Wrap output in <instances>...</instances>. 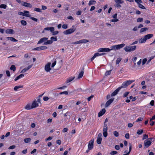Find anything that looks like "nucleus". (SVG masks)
<instances>
[{
	"instance_id": "f257e3e1",
	"label": "nucleus",
	"mask_w": 155,
	"mask_h": 155,
	"mask_svg": "<svg viewBox=\"0 0 155 155\" xmlns=\"http://www.w3.org/2000/svg\"><path fill=\"white\" fill-rule=\"evenodd\" d=\"M108 120L107 118H106L105 120L103 130V135L105 137H106L107 136V130L108 127L106 123L108 121Z\"/></svg>"
},
{
	"instance_id": "f03ea898",
	"label": "nucleus",
	"mask_w": 155,
	"mask_h": 155,
	"mask_svg": "<svg viewBox=\"0 0 155 155\" xmlns=\"http://www.w3.org/2000/svg\"><path fill=\"white\" fill-rule=\"evenodd\" d=\"M76 29V27L74 25L72 26L71 28L64 31L63 33L64 35H67L74 32Z\"/></svg>"
},
{
	"instance_id": "7ed1b4c3",
	"label": "nucleus",
	"mask_w": 155,
	"mask_h": 155,
	"mask_svg": "<svg viewBox=\"0 0 155 155\" xmlns=\"http://www.w3.org/2000/svg\"><path fill=\"white\" fill-rule=\"evenodd\" d=\"M136 48V46L135 45L127 46L124 48V49L126 52H131L134 51Z\"/></svg>"
},
{
	"instance_id": "20e7f679",
	"label": "nucleus",
	"mask_w": 155,
	"mask_h": 155,
	"mask_svg": "<svg viewBox=\"0 0 155 155\" xmlns=\"http://www.w3.org/2000/svg\"><path fill=\"white\" fill-rule=\"evenodd\" d=\"M41 100L40 98H38L36 101V100H35L33 102L32 105V107L33 108H35L38 107V104L40 103L41 104Z\"/></svg>"
},
{
	"instance_id": "39448f33",
	"label": "nucleus",
	"mask_w": 155,
	"mask_h": 155,
	"mask_svg": "<svg viewBox=\"0 0 155 155\" xmlns=\"http://www.w3.org/2000/svg\"><path fill=\"white\" fill-rule=\"evenodd\" d=\"M134 81V80H129V81H127L124 82L121 87H121V88H124L127 87L128 86L129 84H131Z\"/></svg>"
},
{
	"instance_id": "423d86ee",
	"label": "nucleus",
	"mask_w": 155,
	"mask_h": 155,
	"mask_svg": "<svg viewBox=\"0 0 155 155\" xmlns=\"http://www.w3.org/2000/svg\"><path fill=\"white\" fill-rule=\"evenodd\" d=\"M152 139V138H150L145 140L144 141V143L145 147L146 148H147L150 145L151 143V141Z\"/></svg>"
},
{
	"instance_id": "0eeeda50",
	"label": "nucleus",
	"mask_w": 155,
	"mask_h": 155,
	"mask_svg": "<svg viewBox=\"0 0 155 155\" xmlns=\"http://www.w3.org/2000/svg\"><path fill=\"white\" fill-rule=\"evenodd\" d=\"M29 12L27 11H24V12H20L18 13V15L25 16L27 17H29L30 16V15L29 14Z\"/></svg>"
},
{
	"instance_id": "6e6552de",
	"label": "nucleus",
	"mask_w": 155,
	"mask_h": 155,
	"mask_svg": "<svg viewBox=\"0 0 155 155\" xmlns=\"http://www.w3.org/2000/svg\"><path fill=\"white\" fill-rule=\"evenodd\" d=\"M94 139H91L89 142L88 145V148L89 150H92L94 147Z\"/></svg>"
},
{
	"instance_id": "1a4fd4ad",
	"label": "nucleus",
	"mask_w": 155,
	"mask_h": 155,
	"mask_svg": "<svg viewBox=\"0 0 155 155\" xmlns=\"http://www.w3.org/2000/svg\"><path fill=\"white\" fill-rule=\"evenodd\" d=\"M111 50V49H110L108 48H99L98 50V52H108L110 51Z\"/></svg>"
},
{
	"instance_id": "9d476101",
	"label": "nucleus",
	"mask_w": 155,
	"mask_h": 155,
	"mask_svg": "<svg viewBox=\"0 0 155 155\" xmlns=\"http://www.w3.org/2000/svg\"><path fill=\"white\" fill-rule=\"evenodd\" d=\"M47 48V47L46 46H43L35 48L33 49V50L35 51H40L46 49Z\"/></svg>"
},
{
	"instance_id": "9b49d317",
	"label": "nucleus",
	"mask_w": 155,
	"mask_h": 155,
	"mask_svg": "<svg viewBox=\"0 0 155 155\" xmlns=\"http://www.w3.org/2000/svg\"><path fill=\"white\" fill-rule=\"evenodd\" d=\"M115 2L116 3L114 5L115 7L119 8L121 7L120 4H122L123 2V1L121 0H115Z\"/></svg>"
},
{
	"instance_id": "f8f14e48",
	"label": "nucleus",
	"mask_w": 155,
	"mask_h": 155,
	"mask_svg": "<svg viewBox=\"0 0 155 155\" xmlns=\"http://www.w3.org/2000/svg\"><path fill=\"white\" fill-rule=\"evenodd\" d=\"M51 63L49 62L45 66V71L48 72L50 71V70L51 69Z\"/></svg>"
},
{
	"instance_id": "ddd939ff",
	"label": "nucleus",
	"mask_w": 155,
	"mask_h": 155,
	"mask_svg": "<svg viewBox=\"0 0 155 155\" xmlns=\"http://www.w3.org/2000/svg\"><path fill=\"white\" fill-rule=\"evenodd\" d=\"M114 98H111L107 101L105 104V107H108L114 101Z\"/></svg>"
},
{
	"instance_id": "4468645a",
	"label": "nucleus",
	"mask_w": 155,
	"mask_h": 155,
	"mask_svg": "<svg viewBox=\"0 0 155 155\" xmlns=\"http://www.w3.org/2000/svg\"><path fill=\"white\" fill-rule=\"evenodd\" d=\"M21 5L30 8H31L32 7V5L31 4L29 3H28L24 2H22Z\"/></svg>"
},
{
	"instance_id": "2eb2a0df",
	"label": "nucleus",
	"mask_w": 155,
	"mask_h": 155,
	"mask_svg": "<svg viewBox=\"0 0 155 155\" xmlns=\"http://www.w3.org/2000/svg\"><path fill=\"white\" fill-rule=\"evenodd\" d=\"M121 89V87H119L114 92H113L111 95V97H113L115 96L116 94H117L118 92L120 91V90Z\"/></svg>"
},
{
	"instance_id": "dca6fc26",
	"label": "nucleus",
	"mask_w": 155,
	"mask_h": 155,
	"mask_svg": "<svg viewBox=\"0 0 155 155\" xmlns=\"http://www.w3.org/2000/svg\"><path fill=\"white\" fill-rule=\"evenodd\" d=\"M48 39V38L46 37H44L41 38L38 42L37 44H39L42 43L46 42V41Z\"/></svg>"
},
{
	"instance_id": "f3484780",
	"label": "nucleus",
	"mask_w": 155,
	"mask_h": 155,
	"mask_svg": "<svg viewBox=\"0 0 155 155\" xmlns=\"http://www.w3.org/2000/svg\"><path fill=\"white\" fill-rule=\"evenodd\" d=\"M77 41V44H78L81 43H85L87 42H88L89 41L87 39H83Z\"/></svg>"
},
{
	"instance_id": "a211bd4d",
	"label": "nucleus",
	"mask_w": 155,
	"mask_h": 155,
	"mask_svg": "<svg viewBox=\"0 0 155 155\" xmlns=\"http://www.w3.org/2000/svg\"><path fill=\"white\" fill-rule=\"evenodd\" d=\"M105 112L106 110L105 109H103L100 112H99L98 114V117H100L101 116L103 115L105 113Z\"/></svg>"
},
{
	"instance_id": "6ab92c4d",
	"label": "nucleus",
	"mask_w": 155,
	"mask_h": 155,
	"mask_svg": "<svg viewBox=\"0 0 155 155\" xmlns=\"http://www.w3.org/2000/svg\"><path fill=\"white\" fill-rule=\"evenodd\" d=\"M84 67L83 68L82 70H81V72L79 73L78 76V79H80L81 78L84 74Z\"/></svg>"
},
{
	"instance_id": "aec40b11",
	"label": "nucleus",
	"mask_w": 155,
	"mask_h": 155,
	"mask_svg": "<svg viewBox=\"0 0 155 155\" xmlns=\"http://www.w3.org/2000/svg\"><path fill=\"white\" fill-rule=\"evenodd\" d=\"M54 28L53 27H47L44 28V30L50 31L51 32H52L54 31Z\"/></svg>"
},
{
	"instance_id": "412c9836",
	"label": "nucleus",
	"mask_w": 155,
	"mask_h": 155,
	"mask_svg": "<svg viewBox=\"0 0 155 155\" xmlns=\"http://www.w3.org/2000/svg\"><path fill=\"white\" fill-rule=\"evenodd\" d=\"M146 40L147 39L144 36V37L141 38L139 40V42L140 43H144L146 41Z\"/></svg>"
},
{
	"instance_id": "4be33fe9",
	"label": "nucleus",
	"mask_w": 155,
	"mask_h": 155,
	"mask_svg": "<svg viewBox=\"0 0 155 155\" xmlns=\"http://www.w3.org/2000/svg\"><path fill=\"white\" fill-rule=\"evenodd\" d=\"M69 4L66 2L64 4V8L65 10L68 11L69 9Z\"/></svg>"
},
{
	"instance_id": "5701e85b",
	"label": "nucleus",
	"mask_w": 155,
	"mask_h": 155,
	"mask_svg": "<svg viewBox=\"0 0 155 155\" xmlns=\"http://www.w3.org/2000/svg\"><path fill=\"white\" fill-rule=\"evenodd\" d=\"M6 38L8 40H10V41L13 42H17L18 41V40H17L15 38L12 37H7Z\"/></svg>"
},
{
	"instance_id": "b1692460",
	"label": "nucleus",
	"mask_w": 155,
	"mask_h": 155,
	"mask_svg": "<svg viewBox=\"0 0 155 155\" xmlns=\"http://www.w3.org/2000/svg\"><path fill=\"white\" fill-rule=\"evenodd\" d=\"M153 34H147L145 36H144L145 37L146 39L147 40L149 39L152 38L153 37Z\"/></svg>"
},
{
	"instance_id": "393cba45",
	"label": "nucleus",
	"mask_w": 155,
	"mask_h": 155,
	"mask_svg": "<svg viewBox=\"0 0 155 155\" xmlns=\"http://www.w3.org/2000/svg\"><path fill=\"white\" fill-rule=\"evenodd\" d=\"M14 31L12 29H8L5 30V32L7 34H12Z\"/></svg>"
},
{
	"instance_id": "a878e982",
	"label": "nucleus",
	"mask_w": 155,
	"mask_h": 155,
	"mask_svg": "<svg viewBox=\"0 0 155 155\" xmlns=\"http://www.w3.org/2000/svg\"><path fill=\"white\" fill-rule=\"evenodd\" d=\"M32 108H33L32 107V105H31V106L29 104H27L25 107V109L27 110H30Z\"/></svg>"
},
{
	"instance_id": "bb28decb",
	"label": "nucleus",
	"mask_w": 155,
	"mask_h": 155,
	"mask_svg": "<svg viewBox=\"0 0 155 155\" xmlns=\"http://www.w3.org/2000/svg\"><path fill=\"white\" fill-rule=\"evenodd\" d=\"M74 78V77H71L67 79L66 83H68L72 81Z\"/></svg>"
},
{
	"instance_id": "cd10ccee",
	"label": "nucleus",
	"mask_w": 155,
	"mask_h": 155,
	"mask_svg": "<svg viewBox=\"0 0 155 155\" xmlns=\"http://www.w3.org/2000/svg\"><path fill=\"white\" fill-rule=\"evenodd\" d=\"M96 3V1L94 0H90L88 3V5H92L95 4Z\"/></svg>"
},
{
	"instance_id": "c85d7f7f",
	"label": "nucleus",
	"mask_w": 155,
	"mask_h": 155,
	"mask_svg": "<svg viewBox=\"0 0 155 155\" xmlns=\"http://www.w3.org/2000/svg\"><path fill=\"white\" fill-rule=\"evenodd\" d=\"M53 43V41L51 40H47L46 42H45L44 44V45H51Z\"/></svg>"
},
{
	"instance_id": "c756f323",
	"label": "nucleus",
	"mask_w": 155,
	"mask_h": 155,
	"mask_svg": "<svg viewBox=\"0 0 155 155\" xmlns=\"http://www.w3.org/2000/svg\"><path fill=\"white\" fill-rule=\"evenodd\" d=\"M111 50L114 49L115 50L118 49V45H113L111 47H110Z\"/></svg>"
},
{
	"instance_id": "7c9ffc66",
	"label": "nucleus",
	"mask_w": 155,
	"mask_h": 155,
	"mask_svg": "<svg viewBox=\"0 0 155 155\" xmlns=\"http://www.w3.org/2000/svg\"><path fill=\"white\" fill-rule=\"evenodd\" d=\"M23 87V86H21V85L17 86H15L14 87V90L15 91H17L18 89L20 88H21L22 87Z\"/></svg>"
},
{
	"instance_id": "2f4dec72",
	"label": "nucleus",
	"mask_w": 155,
	"mask_h": 155,
	"mask_svg": "<svg viewBox=\"0 0 155 155\" xmlns=\"http://www.w3.org/2000/svg\"><path fill=\"white\" fill-rule=\"evenodd\" d=\"M148 28H141L140 31V33H142V32L146 31L147 30H148Z\"/></svg>"
},
{
	"instance_id": "473e14b6",
	"label": "nucleus",
	"mask_w": 155,
	"mask_h": 155,
	"mask_svg": "<svg viewBox=\"0 0 155 155\" xmlns=\"http://www.w3.org/2000/svg\"><path fill=\"white\" fill-rule=\"evenodd\" d=\"M31 139L30 138H25L24 140V141L25 143H28L30 142Z\"/></svg>"
},
{
	"instance_id": "72a5a7b5",
	"label": "nucleus",
	"mask_w": 155,
	"mask_h": 155,
	"mask_svg": "<svg viewBox=\"0 0 155 155\" xmlns=\"http://www.w3.org/2000/svg\"><path fill=\"white\" fill-rule=\"evenodd\" d=\"M102 140V138H97V143L98 144H101V143Z\"/></svg>"
},
{
	"instance_id": "f704fd0d",
	"label": "nucleus",
	"mask_w": 155,
	"mask_h": 155,
	"mask_svg": "<svg viewBox=\"0 0 155 155\" xmlns=\"http://www.w3.org/2000/svg\"><path fill=\"white\" fill-rule=\"evenodd\" d=\"M10 69L11 70H12L14 72L16 70V67L15 65H12L11 66L10 68Z\"/></svg>"
},
{
	"instance_id": "c9c22d12",
	"label": "nucleus",
	"mask_w": 155,
	"mask_h": 155,
	"mask_svg": "<svg viewBox=\"0 0 155 155\" xmlns=\"http://www.w3.org/2000/svg\"><path fill=\"white\" fill-rule=\"evenodd\" d=\"M143 133V130H138L137 133L138 135H141L142 133Z\"/></svg>"
},
{
	"instance_id": "e433bc0d",
	"label": "nucleus",
	"mask_w": 155,
	"mask_h": 155,
	"mask_svg": "<svg viewBox=\"0 0 155 155\" xmlns=\"http://www.w3.org/2000/svg\"><path fill=\"white\" fill-rule=\"evenodd\" d=\"M121 58H117V60H116V65L119 64V63L120 62L121 60Z\"/></svg>"
},
{
	"instance_id": "4c0bfd02",
	"label": "nucleus",
	"mask_w": 155,
	"mask_h": 155,
	"mask_svg": "<svg viewBox=\"0 0 155 155\" xmlns=\"http://www.w3.org/2000/svg\"><path fill=\"white\" fill-rule=\"evenodd\" d=\"M138 4V7L140 8L143 9H145L146 8L142 4H140V3H139V4Z\"/></svg>"
},
{
	"instance_id": "58836bf2",
	"label": "nucleus",
	"mask_w": 155,
	"mask_h": 155,
	"mask_svg": "<svg viewBox=\"0 0 155 155\" xmlns=\"http://www.w3.org/2000/svg\"><path fill=\"white\" fill-rule=\"evenodd\" d=\"M21 23L22 25L25 26L27 25V22L25 21L22 20L21 21Z\"/></svg>"
},
{
	"instance_id": "ea45409f",
	"label": "nucleus",
	"mask_w": 155,
	"mask_h": 155,
	"mask_svg": "<svg viewBox=\"0 0 155 155\" xmlns=\"http://www.w3.org/2000/svg\"><path fill=\"white\" fill-rule=\"evenodd\" d=\"M50 39L53 42V41H56L58 39L57 37H51L50 38Z\"/></svg>"
},
{
	"instance_id": "a19ab883",
	"label": "nucleus",
	"mask_w": 155,
	"mask_h": 155,
	"mask_svg": "<svg viewBox=\"0 0 155 155\" xmlns=\"http://www.w3.org/2000/svg\"><path fill=\"white\" fill-rule=\"evenodd\" d=\"M125 45V44H121L120 45H118V49L122 48Z\"/></svg>"
},
{
	"instance_id": "79ce46f5",
	"label": "nucleus",
	"mask_w": 155,
	"mask_h": 155,
	"mask_svg": "<svg viewBox=\"0 0 155 155\" xmlns=\"http://www.w3.org/2000/svg\"><path fill=\"white\" fill-rule=\"evenodd\" d=\"M6 7L7 5L5 4H2L0 5V8H1L5 9L6 8Z\"/></svg>"
},
{
	"instance_id": "37998d69",
	"label": "nucleus",
	"mask_w": 155,
	"mask_h": 155,
	"mask_svg": "<svg viewBox=\"0 0 155 155\" xmlns=\"http://www.w3.org/2000/svg\"><path fill=\"white\" fill-rule=\"evenodd\" d=\"M111 71L112 70H111L109 71H106L105 73V75L106 76H107L108 75H110L111 74Z\"/></svg>"
},
{
	"instance_id": "c03bdc74",
	"label": "nucleus",
	"mask_w": 155,
	"mask_h": 155,
	"mask_svg": "<svg viewBox=\"0 0 155 155\" xmlns=\"http://www.w3.org/2000/svg\"><path fill=\"white\" fill-rule=\"evenodd\" d=\"M34 10L35 11H36L37 12H41V9L39 8H34Z\"/></svg>"
},
{
	"instance_id": "a18cd8bd",
	"label": "nucleus",
	"mask_w": 155,
	"mask_h": 155,
	"mask_svg": "<svg viewBox=\"0 0 155 155\" xmlns=\"http://www.w3.org/2000/svg\"><path fill=\"white\" fill-rule=\"evenodd\" d=\"M117 153V152L116 151H113L110 152V154L111 155H114Z\"/></svg>"
},
{
	"instance_id": "49530a36",
	"label": "nucleus",
	"mask_w": 155,
	"mask_h": 155,
	"mask_svg": "<svg viewBox=\"0 0 155 155\" xmlns=\"http://www.w3.org/2000/svg\"><path fill=\"white\" fill-rule=\"evenodd\" d=\"M129 152L127 153H129V154H130L132 149V146L131 144L130 143H129Z\"/></svg>"
},
{
	"instance_id": "de8ad7c7",
	"label": "nucleus",
	"mask_w": 155,
	"mask_h": 155,
	"mask_svg": "<svg viewBox=\"0 0 155 155\" xmlns=\"http://www.w3.org/2000/svg\"><path fill=\"white\" fill-rule=\"evenodd\" d=\"M113 134L114 136H115L116 137H117L119 135L118 132L117 131H114Z\"/></svg>"
},
{
	"instance_id": "09e8293b",
	"label": "nucleus",
	"mask_w": 155,
	"mask_h": 155,
	"mask_svg": "<svg viewBox=\"0 0 155 155\" xmlns=\"http://www.w3.org/2000/svg\"><path fill=\"white\" fill-rule=\"evenodd\" d=\"M99 53H96L94 54L92 58H93L94 59L97 56H99Z\"/></svg>"
},
{
	"instance_id": "8fccbe9b",
	"label": "nucleus",
	"mask_w": 155,
	"mask_h": 155,
	"mask_svg": "<svg viewBox=\"0 0 155 155\" xmlns=\"http://www.w3.org/2000/svg\"><path fill=\"white\" fill-rule=\"evenodd\" d=\"M129 92H125L123 94V97H126L128 95V94H129Z\"/></svg>"
},
{
	"instance_id": "3c124183",
	"label": "nucleus",
	"mask_w": 155,
	"mask_h": 155,
	"mask_svg": "<svg viewBox=\"0 0 155 155\" xmlns=\"http://www.w3.org/2000/svg\"><path fill=\"white\" fill-rule=\"evenodd\" d=\"M143 120V118L142 117H139L136 121V122H138L139 121H142Z\"/></svg>"
},
{
	"instance_id": "603ef678",
	"label": "nucleus",
	"mask_w": 155,
	"mask_h": 155,
	"mask_svg": "<svg viewBox=\"0 0 155 155\" xmlns=\"http://www.w3.org/2000/svg\"><path fill=\"white\" fill-rule=\"evenodd\" d=\"M56 61L55 60H54V61L52 63V64H51V68H52L54 67L55 66V65H56Z\"/></svg>"
},
{
	"instance_id": "864d4df0",
	"label": "nucleus",
	"mask_w": 155,
	"mask_h": 155,
	"mask_svg": "<svg viewBox=\"0 0 155 155\" xmlns=\"http://www.w3.org/2000/svg\"><path fill=\"white\" fill-rule=\"evenodd\" d=\"M143 19L142 18H137V22H142L143 21Z\"/></svg>"
},
{
	"instance_id": "5fc2aeb1",
	"label": "nucleus",
	"mask_w": 155,
	"mask_h": 155,
	"mask_svg": "<svg viewBox=\"0 0 155 155\" xmlns=\"http://www.w3.org/2000/svg\"><path fill=\"white\" fill-rule=\"evenodd\" d=\"M148 137V136L147 134H144L142 140H144L145 139L147 138Z\"/></svg>"
},
{
	"instance_id": "6e6d98bb",
	"label": "nucleus",
	"mask_w": 155,
	"mask_h": 155,
	"mask_svg": "<svg viewBox=\"0 0 155 155\" xmlns=\"http://www.w3.org/2000/svg\"><path fill=\"white\" fill-rule=\"evenodd\" d=\"M52 35H57L58 33V32L57 31H53L52 32Z\"/></svg>"
},
{
	"instance_id": "4d7b16f0",
	"label": "nucleus",
	"mask_w": 155,
	"mask_h": 155,
	"mask_svg": "<svg viewBox=\"0 0 155 155\" xmlns=\"http://www.w3.org/2000/svg\"><path fill=\"white\" fill-rule=\"evenodd\" d=\"M28 70L27 69V67L25 68L24 69H23L21 71V73H24L25 72Z\"/></svg>"
},
{
	"instance_id": "13d9d810",
	"label": "nucleus",
	"mask_w": 155,
	"mask_h": 155,
	"mask_svg": "<svg viewBox=\"0 0 155 155\" xmlns=\"http://www.w3.org/2000/svg\"><path fill=\"white\" fill-rule=\"evenodd\" d=\"M50 98V97L49 98L48 97H46V96L44 97H43V100L45 101H48V99H49Z\"/></svg>"
},
{
	"instance_id": "bf43d9fd",
	"label": "nucleus",
	"mask_w": 155,
	"mask_h": 155,
	"mask_svg": "<svg viewBox=\"0 0 155 155\" xmlns=\"http://www.w3.org/2000/svg\"><path fill=\"white\" fill-rule=\"evenodd\" d=\"M63 94L67 95L68 94V92L67 91H64L63 92H61L59 93L60 94Z\"/></svg>"
},
{
	"instance_id": "052dcab7",
	"label": "nucleus",
	"mask_w": 155,
	"mask_h": 155,
	"mask_svg": "<svg viewBox=\"0 0 155 155\" xmlns=\"http://www.w3.org/2000/svg\"><path fill=\"white\" fill-rule=\"evenodd\" d=\"M62 28L64 29H67L68 28L67 25L65 24L63 25L62 26Z\"/></svg>"
},
{
	"instance_id": "680f3d73",
	"label": "nucleus",
	"mask_w": 155,
	"mask_h": 155,
	"mask_svg": "<svg viewBox=\"0 0 155 155\" xmlns=\"http://www.w3.org/2000/svg\"><path fill=\"white\" fill-rule=\"evenodd\" d=\"M24 77V75L23 74H21L20 75H19V76H17L18 78V79H19L22 78Z\"/></svg>"
},
{
	"instance_id": "e2e57ef3",
	"label": "nucleus",
	"mask_w": 155,
	"mask_h": 155,
	"mask_svg": "<svg viewBox=\"0 0 155 155\" xmlns=\"http://www.w3.org/2000/svg\"><path fill=\"white\" fill-rule=\"evenodd\" d=\"M94 97V95H91L90 96L88 97L87 98V100L88 101H90L91 99Z\"/></svg>"
},
{
	"instance_id": "0e129e2a",
	"label": "nucleus",
	"mask_w": 155,
	"mask_h": 155,
	"mask_svg": "<svg viewBox=\"0 0 155 155\" xmlns=\"http://www.w3.org/2000/svg\"><path fill=\"white\" fill-rule=\"evenodd\" d=\"M147 58H145L143 59L142 61V65H143V64H144L146 63V62H147Z\"/></svg>"
},
{
	"instance_id": "69168bd1",
	"label": "nucleus",
	"mask_w": 155,
	"mask_h": 155,
	"mask_svg": "<svg viewBox=\"0 0 155 155\" xmlns=\"http://www.w3.org/2000/svg\"><path fill=\"white\" fill-rule=\"evenodd\" d=\"M6 73L7 76L10 77V73L9 71H6Z\"/></svg>"
},
{
	"instance_id": "338daca9",
	"label": "nucleus",
	"mask_w": 155,
	"mask_h": 155,
	"mask_svg": "<svg viewBox=\"0 0 155 155\" xmlns=\"http://www.w3.org/2000/svg\"><path fill=\"white\" fill-rule=\"evenodd\" d=\"M68 128H64L63 130H62V132H63V133H65V132H67V131H68Z\"/></svg>"
},
{
	"instance_id": "774afa93",
	"label": "nucleus",
	"mask_w": 155,
	"mask_h": 155,
	"mask_svg": "<svg viewBox=\"0 0 155 155\" xmlns=\"http://www.w3.org/2000/svg\"><path fill=\"white\" fill-rule=\"evenodd\" d=\"M15 145H12V146H10V147H9L8 149H14L15 148Z\"/></svg>"
}]
</instances>
